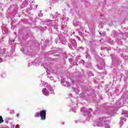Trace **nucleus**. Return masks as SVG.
I'll list each match as a JSON object with an SVG mask.
<instances>
[{
	"instance_id": "1",
	"label": "nucleus",
	"mask_w": 128,
	"mask_h": 128,
	"mask_svg": "<svg viewBox=\"0 0 128 128\" xmlns=\"http://www.w3.org/2000/svg\"><path fill=\"white\" fill-rule=\"evenodd\" d=\"M40 116L42 120H45L46 118V110H42L40 111Z\"/></svg>"
},
{
	"instance_id": "2",
	"label": "nucleus",
	"mask_w": 128,
	"mask_h": 128,
	"mask_svg": "<svg viewBox=\"0 0 128 128\" xmlns=\"http://www.w3.org/2000/svg\"><path fill=\"white\" fill-rule=\"evenodd\" d=\"M4 122V119L2 118V116H0V124H2Z\"/></svg>"
},
{
	"instance_id": "3",
	"label": "nucleus",
	"mask_w": 128,
	"mask_h": 128,
	"mask_svg": "<svg viewBox=\"0 0 128 128\" xmlns=\"http://www.w3.org/2000/svg\"><path fill=\"white\" fill-rule=\"evenodd\" d=\"M18 116H20V114H17L18 118Z\"/></svg>"
},
{
	"instance_id": "4",
	"label": "nucleus",
	"mask_w": 128,
	"mask_h": 128,
	"mask_svg": "<svg viewBox=\"0 0 128 128\" xmlns=\"http://www.w3.org/2000/svg\"><path fill=\"white\" fill-rule=\"evenodd\" d=\"M100 36H102V33L100 32Z\"/></svg>"
},
{
	"instance_id": "5",
	"label": "nucleus",
	"mask_w": 128,
	"mask_h": 128,
	"mask_svg": "<svg viewBox=\"0 0 128 128\" xmlns=\"http://www.w3.org/2000/svg\"><path fill=\"white\" fill-rule=\"evenodd\" d=\"M73 34H76V32H74Z\"/></svg>"
}]
</instances>
